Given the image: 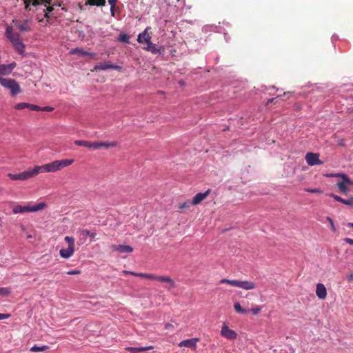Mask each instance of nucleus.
Listing matches in <instances>:
<instances>
[{
  "instance_id": "1",
  "label": "nucleus",
  "mask_w": 353,
  "mask_h": 353,
  "mask_svg": "<svg viewBox=\"0 0 353 353\" xmlns=\"http://www.w3.org/2000/svg\"><path fill=\"white\" fill-rule=\"evenodd\" d=\"M39 6H44L43 8L44 13V17L40 19L39 14L37 16V20L39 23H41L43 26H48L51 24L50 18L57 17V14L54 12L55 10L54 7H61L62 6V1L61 0H40ZM37 7H39L37 6Z\"/></svg>"
},
{
  "instance_id": "2",
  "label": "nucleus",
  "mask_w": 353,
  "mask_h": 353,
  "mask_svg": "<svg viewBox=\"0 0 353 353\" xmlns=\"http://www.w3.org/2000/svg\"><path fill=\"white\" fill-rule=\"evenodd\" d=\"M74 159H61L56 160L50 163L43 165L41 166H35L34 169L39 172H54L59 171L63 168L68 167L74 163Z\"/></svg>"
},
{
  "instance_id": "3",
  "label": "nucleus",
  "mask_w": 353,
  "mask_h": 353,
  "mask_svg": "<svg viewBox=\"0 0 353 353\" xmlns=\"http://www.w3.org/2000/svg\"><path fill=\"white\" fill-rule=\"evenodd\" d=\"M6 34L8 39L12 42L14 49L19 53H23V49L25 48L24 44L21 41L20 34L17 32H14L12 27H8L6 28Z\"/></svg>"
},
{
  "instance_id": "4",
  "label": "nucleus",
  "mask_w": 353,
  "mask_h": 353,
  "mask_svg": "<svg viewBox=\"0 0 353 353\" xmlns=\"http://www.w3.org/2000/svg\"><path fill=\"white\" fill-rule=\"evenodd\" d=\"M220 283H227L232 286L238 287L245 290H254L256 287V283L251 281H239L223 279L220 281Z\"/></svg>"
},
{
  "instance_id": "5",
  "label": "nucleus",
  "mask_w": 353,
  "mask_h": 353,
  "mask_svg": "<svg viewBox=\"0 0 353 353\" xmlns=\"http://www.w3.org/2000/svg\"><path fill=\"white\" fill-rule=\"evenodd\" d=\"M146 279L165 283L164 288L168 290H170L176 287V283L169 276H159L154 274H147Z\"/></svg>"
},
{
  "instance_id": "6",
  "label": "nucleus",
  "mask_w": 353,
  "mask_h": 353,
  "mask_svg": "<svg viewBox=\"0 0 353 353\" xmlns=\"http://www.w3.org/2000/svg\"><path fill=\"white\" fill-rule=\"evenodd\" d=\"M0 84L5 88L9 89L12 96L21 92L20 85L15 79L1 77Z\"/></svg>"
},
{
  "instance_id": "7",
  "label": "nucleus",
  "mask_w": 353,
  "mask_h": 353,
  "mask_svg": "<svg viewBox=\"0 0 353 353\" xmlns=\"http://www.w3.org/2000/svg\"><path fill=\"white\" fill-rule=\"evenodd\" d=\"M46 206V203H40L37 205L30 206V205H16L12 208V212L14 214H19V213H25V212H37L39 210H41L43 209Z\"/></svg>"
},
{
  "instance_id": "8",
  "label": "nucleus",
  "mask_w": 353,
  "mask_h": 353,
  "mask_svg": "<svg viewBox=\"0 0 353 353\" xmlns=\"http://www.w3.org/2000/svg\"><path fill=\"white\" fill-rule=\"evenodd\" d=\"M65 241L68 243V248L60 250L59 254L63 259L70 258L74 253V239L72 236H66L64 238Z\"/></svg>"
},
{
  "instance_id": "9",
  "label": "nucleus",
  "mask_w": 353,
  "mask_h": 353,
  "mask_svg": "<svg viewBox=\"0 0 353 353\" xmlns=\"http://www.w3.org/2000/svg\"><path fill=\"white\" fill-rule=\"evenodd\" d=\"M335 176L342 179V181L336 183V187L341 192L347 194L349 187L353 185V181L345 174H336Z\"/></svg>"
},
{
  "instance_id": "10",
  "label": "nucleus",
  "mask_w": 353,
  "mask_h": 353,
  "mask_svg": "<svg viewBox=\"0 0 353 353\" xmlns=\"http://www.w3.org/2000/svg\"><path fill=\"white\" fill-rule=\"evenodd\" d=\"M37 175V171L34 168L32 170H28L19 174L8 173V176L13 181H25L28 179L32 178Z\"/></svg>"
},
{
  "instance_id": "11",
  "label": "nucleus",
  "mask_w": 353,
  "mask_h": 353,
  "mask_svg": "<svg viewBox=\"0 0 353 353\" xmlns=\"http://www.w3.org/2000/svg\"><path fill=\"white\" fill-rule=\"evenodd\" d=\"M220 334L223 337L229 340H235L237 338L236 332L231 330L225 323L223 324Z\"/></svg>"
},
{
  "instance_id": "12",
  "label": "nucleus",
  "mask_w": 353,
  "mask_h": 353,
  "mask_svg": "<svg viewBox=\"0 0 353 353\" xmlns=\"http://www.w3.org/2000/svg\"><path fill=\"white\" fill-rule=\"evenodd\" d=\"M305 160L307 163L310 166L321 165L323 163L322 161L319 159V154L317 153H307L305 156Z\"/></svg>"
},
{
  "instance_id": "13",
  "label": "nucleus",
  "mask_w": 353,
  "mask_h": 353,
  "mask_svg": "<svg viewBox=\"0 0 353 353\" xmlns=\"http://www.w3.org/2000/svg\"><path fill=\"white\" fill-rule=\"evenodd\" d=\"M199 341L198 338H192L181 341L179 343V347H185L195 350L197 347V343Z\"/></svg>"
},
{
  "instance_id": "14",
  "label": "nucleus",
  "mask_w": 353,
  "mask_h": 353,
  "mask_svg": "<svg viewBox=\"0 0 353 353\" xmlns=\"http://www.w3.org/2000/svg\"><path fill=\"white\" fill-rule=\"evenodd\" d=\"M211 190L208 189L205 192L197 193L192 199L191 201V204L192 205H196L201 203L204 199L207 198V196L210 194Z\"/></svg>"
},
{
  "instance_id": "15",
  "label": "nucleus",
  "mask_w": 353,
  "mask_h": 353,
  "mask_svg": "<svg viewBox=\"0 0 353 353\" xmlns=\"http://www.w3.org/2000/svg\"><path fill=\"white\" fill-rule=\"evenodd\" d=\"M144 50L149 51L152 54H163L165 52L164 46L157 47L156 44H154L152 42L148 43L147 46L144 48Z\"/></svg>"
},
{
  "instance_id": "16",
  "label": "nucleus",
  "mask_w": 353,
  "mask_h": 353,
  "mask_svg": "<svg viewBox=\"0 0 353 353\" xmlns=\"http://www.w3.org/2000/svg\"><path fill=\"white\" fill-rule=\"evenodd\" d=\"M17 64L15 62H12L10 64H1L0 65V76L7 75L12 72L13 69L16 67Z\"/></svg>"
},
{
  "instance_id": "17",
  "label": "nucleus",
  "mask_w": 353,
  "mask_h": 353,
  "mask_svg": "<svg viewBox=\"0 0 353 353\" xmlns=\"http://www.w3.org/2000/svg\"><path fill=\"white\" fill-rule=\"evenodd\" d=\"M316 294L319 299L324 300L327 296V290L323 283H317L316 287Z\"/></svg>"
},
{
  "instance_id": "18",
  "label": "nucleus",
  "mask_w": 353,
  "mask_h": 353,
  "mask_svg": "<svg viewBox=\"0 0 353 353\" xmlns=\"http://www.w3.org/2000/svg\"><path fill=\"white\" fill-rule=\"evenodd\" d=\"M119 67L117 65L112 64L110 61H107L97 64L94 68V70H105L108 69H117Z\"/></svg>"
},
{
  "instance_id": "19",
  "label": "nucleus",
  "mask_w": 353,
  "mask_h": 353,
  "mask_svg": "<svg viewBox=\"0 0 353 353\" xmlns=\"http://www.w3.org/2000/svg\"><path fill=\"white\" fill-rule=\"evenodd\" d=\"M111 249L114 252L117 251L120 253H131L133 251L131 246L123 245H112Z\"/></svg>"
},
{
  "instance_id": "20",
  "label": "nucleus",
  "mask_w": 353,
  "mask_h": 353,
  "mask_svg": "<svg viewBox=\"0 0 353 353\" xmlns=\"http://www.w3.org/2000/svg\"><path fill=\"white\" fill-rule=\"evenodd\" d=\"M118 143L117 141H112V142H97L94 141V150H99L101 148H104L105 149L110 148H114L117 146Z\"/></svg>"
},
{
  "instance_id": "21",
  "label": "nucleus",
  "mask_w": 353,
  "mask_h": 353,
  "mask_svg": "<svg viewBox=\"0 0 353 353\" xmlns=\"http://www.w3.org/2000/svg\"><path fill=\"white\" fill-rule=\"evenodd\" d=\"M149 28H147L143 32L140 33L138 35L137 41L140 43H146L147 45L150 43L151 36L147 32Z\"/></svg>"
},
{
  "instance_id": "22",
  "label": "nucleus",
  "mask_w": 353,
  "mask_h": 353,
  "mask_svg": "<svg viewBox=\"0 0 353 353\" xmlns=\"http://www.w3.org/2000/svg\"><path fill=\"white\" fill-rule=\"evenodd\" d=\"M13 22L14 23L15 26L21 32H29L31 30L28 20H25L23 22L13 21Z\"/></svg>"
},
{
  "instance_id": "23",
  "label": "nucleus",
  "mask_w": 353,
  "mask_h": 353,
  "mask_svg": "<svg viewBox=\"0 0 353 353\" xmlns=\"http://www.w3.org/2000/svg\"><path fill=\"white\" fill-rule=\"evenodd\" d=\"M80 236H82L85 239L88 236L91 239V241H96V236L97 233L90 232L86 229H82L79 231Z\"/></svg>"
},
{
  "instance_id": "24",
  "label": "nucleus",
  "mask_w": 353,
  "mask_h": 353,
  "mask_svg": "<svg viewBox=\"0 0 353 353\" xmlns=\"http://www.w3.org/2000/svg\"><path fill=\"white\" fill-rule=\"evenodd\" d=\"M153 349L152 346H147V347H125V350L131 353H139L141 352L150 350Z\"/></svg>"
},
{
  "instance_id": "25",
  "label": "nucleus",
  "mask_w": 353,
  "mask_h": 353,
  "mask_svg": "<svg viewBox=\"0 0 353 353\" xmlns=\"http://www.w3.org/2000/svg\"><path fill=\"white\" fill-rule=\"evenodd\" d=\"M74 144L78 145V146H83V147H86V148H90V149H92L94 150V142H91V141H85V140H76L74 141Z\"/></svg>"
},
{
  "instance_id": "26",
  "label": "nucleus",
  "mask_w": 353,
  "mask_h": 353,
  "mask_svg": "<svg viewBox=\"0 0 353 353\" xmlns=\"http://www.w3.org/2000/svg\"><path fill=\"white\" fill-rule=\"evenodd\" d=\"M40 3V0H24L25 10H31L30 6L37 7Z\"/></svg>"
},
{
  "instance_id": "27",
  "label": "nucleus",
  "mask_w": 353,
  "mask_h": 353,
  "mask_svg": "<svg viewBox=\"0 0 353 353\" xmlns=\"http://www.w3.org/2000/svg\"><path fill=\"white\" fill-rule=\"evenodd\" d=\"M85 4L90 6H105V0H88Z\"/></svg>"
},
{
  "instance_id": "28",
  "label": "nucleus",
  "mask_w": 353,
  "mask_h": 353,
  "mask_svg": "<svg viewBox=\"0 0 353 353\" xmlns=\"http://www.w3.org/2000/svg\"><path fill=\"white\" fill-rule=\"evenodd\" d=\"M30 8H31V10L30 11H36L37 12V17L38 16V14H39V17H40V19H43L44 17V12L43 11V8H45V7L43 6H39V7H34L32 6H30Z\"/></svg>"
},
{
  "instance_id": "29",
  "label": "nucleus",
  "mask_w": 353,
  "mask_h": 353,
  "mask_svg": "<svg viewBox=\"0 0 353 353\" xmlns=\"http://www.w3.org/2000/svg\"><path fill=\"white\" fill-rule=\"evenodd\" d=\"M110 14L113 17H116L117 15H120L121 9L117 5L110 6Z\"/></svg>"
},
{
  "instance_id": "30",
  "label": "nucleus",
  "mask_w": 353,
  "mask_h": 353,
  "mask_svg": "<svg viewBox=\"0 0 353 353\" xmlns=\"http://www.w3.org/2000/svg\"><path fill=\"white\" fill-rule=\"evenodd\" d=\"M234 310L239 314H245L248 312L246 310L243 309L241 307V304L239 302L234 303Z\"/></svg>"
},
{
  "instance_id": "31",
  "label": "nucleus",
  "mask_w": 353,
  "mask_h": 353,
  "mask_svg": "<svg viewBox=\"0 0 353 353\" xmlns=\"http://www.w3.org/2000/svg\"><path fill=\"white\" fill-rule=\"evenodd\" d=\"M11 293L10 288L1 287L0 288V296H7Z\"/></svg>"
},
{
  "instance_id": "32",
  "label": "nucleus",
  "mask_w": 353,
  "mask_h": 353,
  "mask_svg": "<svg viewBox=\"0 0 353 353\" xmlns=\"http://www.w3.org/2000/svg\"><path fill=\"white\" fill-rule=\"evenodd\" d=\"M49 349V347L47 345H43L41 347L34 345L31 347L30 351L31 352H43Z\"/></svg>"
},
{
  "instance_id": "33",
  "label": "nucleus",
  "mask_w": 353,
  "mask_h": 353,
  "mask_svg": "<svg viewBox=\"0 0 353 353\" xmlns=\"http://www.w3.org/2000/svg\"><path fill=\"white\" fill-rule=\"evenodd\" d=\"M71 53L72 54H79L81 56H85L88 54V52L81 50V49H78V48H76V49H74L71 51Z\"/></svg>"
},
{
  "instance_id": "34",
  "label": "nucleus",
  "mask_w": 353,
  "mask_h": 353,
  "mask_svg": "<svg viewBox=\"0 0 353 353\" xmlns=\"http://www.w3.org/2000/svg\"><path fill=\"white\" fill-rule=\"evenodd\" d=\"M29 106V103H19L15 105L14 108L17 110H23L24 108H28Z\"/></svg>"
},
{
  "instance_id": "35",
  "label": "nucleus",
  "mask_w": 353,
  "mask_h": 353,
  "mask_svg": "<svg viewBox=\"0 0 353 353\" xmlns=\"http://www.w3.org/2000/svg\"><path fill=\"white\" fill-rule=\"evenodd\" d=\"M119 41L124 43H128L129 37L125 34H121L119 37Z\"/></svg>"
},
{
  "instance_id": "36",
  "label": "nucleus",
  "mask_w": 353,
  "mask_h": 353,
  "mask_svg": "<svg viewBox=\"0 0 353 353\" xmlns=\"http://www.w3.org/2000/svg\"><path fill=\"white\" fill-rule=\"evenodd\" d=\"M304 190L305 192H310V193H317V194L322 193V191L319 188H305Z\"/></svg>"
},
{
  "instance_id": "37",
  "label": "nucleus",
  "mask_w": 353,
  "mask_h": 353,
  "mask_svg": "<svg viewBox=\"0 0 353 353\" xmlns=\"http://www.w3.org/2000/svg\"><path fill=\"white\" fill-rule=\"evenodd\" d=\"M28 108H29L30 110H32V111H41V106L34 105V104H30V103H29V106L28 107Z\"/></svg>"
},
{
  "instance_id": "38",
  "label": "nucleus",
  "mask_w": 353,
  "mask_h": 353,
  "mask_svg": "<svg viewBox=\"0 0 353 353\" xmlns=\"http://www.w3.org/2000/svg\"><path fill=\"white\" fill-rule=\"evenodd\" d=\"M190 205H192L190 201H185L179 205V208L181 210L186 209L188 208Z\"/></svg>"
},
{
  "instance_id": "39",
  "label": "nucleus",
  "mask_w": 353,
  "mask_h": 353,
  "mask_svg": "<svg viewBox=\"0 0 353 353\" xmlns=\"http://www.w3.org/2000/svg\"><path fill=\"white\" fill-rule=\"evenodd\" d=\"M262 310V307L260 305H257L254 307H253L251 311L254 315H257Z\"/></svg>"
},
{
  "instance_id": "40",
  "label": "nucleus",
  "mask_w": 353,
  "mask_h": 353,
  "mask_svg": "<svg viewBox=\"0 0 353 353\" xmlns=\"http://www.w3.org/2000/svg\"><path fill=\"white\" fill-rule=\"evenodd\" d=\"M342 203L349 205L350 207H353V197H351L349 199H344L343 202Z\"/></svg>"
},
{
  "instance_id": "41",
  "label": "nucleus",
  "mask_w": 353,
  "mask_h": 353,
  "mask_svg": "<svg viewBox=\"0 0 353 353\" xmlns=\"http://www.w3.org/2000/svg\"><path fill=\"white\" fill-rule=\"evenodd\" d=\"M326 219L328 221V222L330 223V227H331V230L333 231V232H336V228L334 226V221L330 217V216H327L326 217Z\"/></svg>"
},
{
  "instance_id": "42",
  "label": "nucleus",
  "mask_w": 353,
  "mask_h": 353,
  "mask_svg": "<svg viewBox=\"0 0 353 353\" xmlns=\"http://www.w3.org/2000/svg\"><path fill=\"white\" fill-rule=\"evenodd\" d=\"M330 196L332 197L334 200H336V201H337L339 202H341V203L343 202V199H343L341 196H337V195H336L334 194H330Z\"/></svg>"
},
{
  "instance_id": "43",
  "label": "nucleus",
  "mask_w": 353,
  "mask_h": 353,
  "mask_svg": "<svg viewBox=\"0 0 353 353\" xmlns=\"http://www.w3.org/2000/svg\"><path fill=\"white\" fill-rule=\"evenodd\" d=\"M131 275H133V276H139V277H142V278H145L146 279L147 273L131 272Z\"/></svg>"
},
{
  "instance_id": "44",
  "label": "nucleus",
  "mask_w": 353,
  "mask_h": 353,
  "mask_svg": "<svg viewBox=\"0 0 353 353\" xmlns=\"http://www.w3.org/2000/svg\"><path fill=\"white\" fill-rule=\"evenodd\" d=\"M67 274H69V275H76V274H81V271L80 270H74L68 271L67 272Z\"/></svg>"
},
{
  "instance_id": "45",
  "label": "nucleus",
  "mask_w": 353,
  "mask_h": 353,
  "mask_svg": "<svg viewBox=\"0 0 353 353\" xmlns=\"http://www.w3.org/2000/svg\"><path fill=\"white\" fill-rule=\"evenodd\" d=\"M53 110H54V108L52 107L45 106V107H41V111L52 112Z\"/></svg>"
},
{
  "instance_id": "46",
  "label": "nucleus",
  "mask_w": 353,
  "mask_h": 353,
  "mask_svg": "<svg viewBox=\"0 0 353 353\" xmlns=\"http://www.w3.org/2000/svg\"><path fill=\"white\" fill-rule=\"evenodd\" d=\"M10 314H1L0 313V320L6 319L10 318Z\"/></svg>"
},
{
  "instance_id": "47",
  "label": "nucleus",
  "mask_w": 353,
  "mask_h": 353,
  "mask_svg": "<svg viewBox=\"0 0 353 353\" xmlns=\"http://www.w3.org/2000/svg\"><path fill=\"white\" fill-rule=\"evenodd\" d=\"M344 241L346 242L347 243L350 244V245H353V239H350V238H345L344 239Z\"/></svg>"
},
{
  "instance_id": "48",
  "label": "nucleus",
  "mask_w": 353,
  "mask_h": 353,
  "mask_svg": "<svg viewBox=\"0 0 353 353\" xmlns=\"http://www.w3.org/2000/svg\"><path fill=\"white\" fill-rule=\"evenodd\" d=\"M110 6L117 5L118 0H108Z\"/></svg>"
},
{
  "instance_id": "49",
  "label": "nucleus",
  "mask_w": 353,
  "mask_h": 353,
  "mask_svg": "<svg viewBox=\"0 0 353 353\" xmlns=\"http://www.w3.org/2000/svg\"><path fill=\"white\" fill-rule=\"evenodd\" d=\"M347 280L349 282H352L353 281V273L352 274H350L347 276Z\"/></svg>"
},
{
  "instance_id": "50",
  "label": "nucleus",
  "mask_w": 353,
  "mask_h": 353,
  "mask_svg": "<svg viewBox=\"0 0 353 353\" xmlns=\"http://www.w3.org/2000/svg\"><path fill=\"white\" fill-rule=\"evenodd\" d=\"M165 329H173V328H174V326H173L172 324L167 323V324H165Z\"/></svg>"
},
{
  "instance_id": "51",
  "label": "nucleus",
  "mask_w": 353,
  "mask_h": 353,
  "mask_svg": "<svg viewBox=\"0 0 353 353\" xmlns=\"http://www.w3.org/2000/svg\"><path fill=\"white\" fill-rule=\"evenodd\" d=\"M131 271H128V270H124L123 271V273L125 274H131Z\"/></svg>"
},
{
  "instance_id": "52",
  "label": "nucleus",
  "mask_w": 353,
  "mask_h": 353,
  "mask_svg": "<svg viewBox=\"0 0 353 353\" xmlns=\"http://www.w3.org/2000/svg\"><path fill=\"white\" fill-rule=\"evenodd\" d=\"M274 100H275V98L270 99L268 100V103H273Z\"/></svg>"
},
{
  "instance_id": "53",
  "label": "nucleus",
  "mask_w": 353,
  "mask_h": 353,
  "mask_svg": "<svg viewBox=\"0 0 353 353\" xmlns=\"http://www.w3.org/2000/svg\"><path fill=\"white\" fill-rule=\"evenodd\" d=\"M347 225L353 228V223H348Z\"/></svg>"
},
{
  "instance_id": "54",
  "label": "nucleus",
  "mask_w": 353,
  "mask_h": 353,
  "mask_svg": "<svg viewBox=\"0 0 353 353\" xmlns=\"http://www.w3.org/2000/svg\"><path fill=\"white\" fill-rule=\"evenodd\" d=\"M61 10H64V11H67V9L65 7H62Z\"/></svg>"
},
{
  "instance_id": "55",
  "label": "nucleus",
  "mask_w": 353,
  "mask_h": 353,
  "mask_svg": "<svg viewBox=\"0 0 353 353\" xmlns=\"http://www.w3.org/2000/svg\"><path fill=\"white\" fill-rule=\"evenodd\" d=\"M28 238H32V236L31 235H28Z\"/></svg>"
},
{
  "instance_id": "56",
  "label": "nucleus",
  "mask_w": 353,
  "mask_h": 353,
  "mask_svg": "<svg viewBox=\"0 0 353 353\" xmlns=\"http://www.w3.org/2000/svg\"><path fill=\"white\" fill-rule=\"evenodd\" d=\"M2 190H3V188L0 187V192H1Z\"/></svg>"
}]
</instances>
